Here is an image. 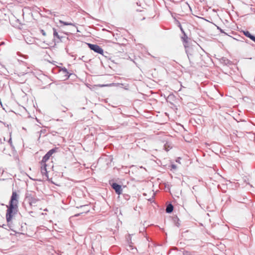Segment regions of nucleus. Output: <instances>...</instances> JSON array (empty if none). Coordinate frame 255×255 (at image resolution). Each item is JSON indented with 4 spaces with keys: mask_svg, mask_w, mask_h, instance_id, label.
I'll use <instances>...</instances> for the list:
<instances>
[{
    "mask_svg": "<svg viewBox=\"0 0 255 255\" xmlns=\"http://www.w3.org/2000/svg\"><path fill=\"white\" fill-rule=\"evenodd\" d=\"M18 199V195L15 191H13L9 202V205L6 214V218L7 222H9L11 220L12 217L17 212Z\"/></svg>",
    "mask_w": 255,
    "mask_h": 255,
    "instance_id": "f257e3e1",
    "label": "nucleus"
},
{
    "mask_svg": "<svg viewBox=\"0 0 255 255\" xmlns=\"http://www.w3.org/2000/svg\"><path fill=\"white\" fill-rule=\"evenodd\" d=\"M88 45L91 50H93L95 52L101 54H103L104 51L103 49L99 45L90 43H88Z\"/></svg>",
    "mask_w": 255,
    "mask_h": 255,
    "instance_id": "f03ea898",
    "label": "nucleus"
},
{
    "mask_svg": "<svg viewBox=\"0 0 255 255\" xmlns=\"http://www.w3.org/2000/svg\"><path fill=\"white\" fill-rule=\"evenodd\" d=\"M56 148L50 150L43 157L40 163L42 164L46 163V162L49 159L50 157L56 152Z\"/></svg>",
    "mask_w": 255,
    "mask_h": 255,
    "instance_id": "7ed1b4c3",
    "label": "nucleus"
},
{
    "mask_svg": "<svg viewBox=\"0 0 255 255\" xmlns=\"http://www.w3.org/2000/svg\"><path fill=\"white\" fill-rule=\"evenodd\" d=\"M112 186L118 194L120 195L122 193V189L121 185L114 183L112 184Z\"/></svg>",
    "mask_w": 255,
    "mask_h": 255,
    "instance_id": "20e7f679",
    "label": "nucleus"
},
{
    "mask_svg": "<svg viewBox=\"0 0 255 255\" xmlns=\"http://www.w3.org/2000/svg\"><path fill=\"white\" fill-rule=\"evenodd\" d=\"M40 164H41L40 171H41V173L42 175L43 176L44 175L46 177H48L47 171V169H46L47 165L46 164V163L42 164L41 163H40Z\"/></svg>",
    "mask_w": 255,
    "mask_h": 255,
    "instance_id": "39448f33",
    "label": "nucleus"
},
{
    "mask_svg": "<svg viewBox=\"0 0 255 255\" xmlns=\"http://www.w3.org/2000/svg\"><path fill=\"white\" fill-rule=\"evenodd\" d=\"M244 34L245 36L250 38L251 40H252L253 41L255 42V36L252 35L251 33L248 31H243Z\"/></svg>",
    "mask_w": 255,
    "mask_h": 255,
    "instance_id": "423d86ee",
    "label": "nucleus"
},
{
    "mask_svg": "<svg viewBox=\"0 0 255 255\" xmlns=\"http://www.w3.org/2000/svg\"><path fill=\"white\" fill-rule=\"evenodd\" d=\"M173 206L171 204H169L167 206L166 209V211L167 213H171L173 211Z\"/></svg>",
    "mask_w": 255,
    "mask_h": 255,
    "instance_id": "0eeeda50",
    "label": "nucleus"
},
{
    "mask_svg": "<svg viewBox=\"0 0 255 255\" xmlns=\"http://www.w3.org/2000/svg\"><path fill=\"white\" fill-rule=\"evenodd\" d=\"M59 22L60 23H61V24H63L64 25H73V26H75V25L73 23H72L65 22V21H62L61 20H59Z\"/></svg>",
    "mask_w": 255,
    "mask_h": 255,
    "instance_id": "6e6552de",
    "label": "nucleus"
},
{
    "mask_svg": "<svg viewBox=\"0 0 255 255\" xmlns=\"http://www.w3.org/2000/svg\"><path fill=\"white\" fill-rule=\"evenodd\" d=\"M53 35L55 37H57L58 39H60V36L58 35V32L56 31V30L55 28H53Z\"/></svg>",
    "mask_w": 255,
    "mask_h": 255,
    "instance_id": "1a4fd4ad",
    "label": "nucleus"
},
{
    "mask_svg": "<svg viewBox=\"0 0 255 255\" xmlns=\"http://www.w3.org/2000/svg\"><path fill=\"white\" fill-rule=\"evenodd\" d=\"M38 201L37 199H36L35 198H32L30 201V204L32 205L33 204H35L36 202Z\"/></svg>",
    "mask_w": 255,
    "mask_h": 255,
    "instance_id": "9d476101",
    "label": "nucleus"
},
{
    "mask_svg": "<svg viewBox=\"0 0 255 255\" xmlns=\"http://www.w3.org/2000/svg\"><path fill=\"white\" fill-rule=\"evenodd\" d=\"M109 86H111V85H99V86L101 87Z\"/></svg>",
    "mask_w": 255,
    "mask_h": 255,
    "instance_id": "9b49d317",
    "label": "nucleus"
},
{
    "mask_svg": "<svg viewBox=\"0 0 255 255\" xmlns=\"http://www.w3.org/2000/svg\"><path fill=\"white\" fill-rule=\"evenodd\" d=\"M41 33L44 36H45L46 35V33L43 30H41Z\"/></svg>",
    "mask_w": 255,
    "mask_h": 255,
    "instance_id": "f8f14e48",
    "label": "nucleus"
},
{
    "mask_svg": "<svg viewBox=\"0 0 255 255\" xmlns=\"http://www.w3.org/2000/svg\"><path fill=\"white\" fill-rule=\"evenodd\" d=\"M172 167L173 168H175V166L173 165L172 166Z\"/></svg>",
    "mask_w": 255,
    "mask_h": 255,
    "instance_id": "ddd939ff",
    "label": "nucleus"
}]
</instances>
